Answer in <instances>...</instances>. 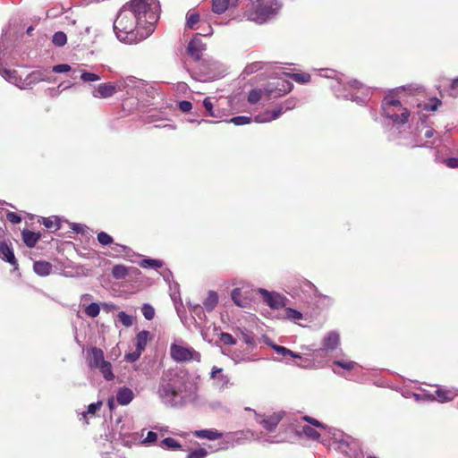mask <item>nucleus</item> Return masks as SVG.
I'll return each mask as SVG.
<instances>
[{"label":"nucleus","mask_w":458,"mask_h":458,"mask_svg":"<svg viewBox=\"0 0 458 458\" xmlns=\"http://www.w3.org/2000/svg\"><path fill=\"white\" fill-rule=\"evenodd\" d=\"M158 11L156 0H131L125 4L114 22L117 38L133 44L150 36L159 18Z\"/></svg>","instance_id":"f257e3e1"},{"label":"nucleus","mask_w":458,"mask_h":458,"mask_svg":"<svg viewBox=\"0 0 458 458\" xmlns=\"http://www.w3.org/2000/svg\"><path fill=\"white\" fill-rule=\"evenodd\" d=\"M157 394L161 402L170 407H181L191 399V394L187 391L183 382H166L164 377H162Z\"/></svg>","instance_id":"f03ea898"},{"label":"nucleus","mask_w":458,"mask_h":458,"mask_svg":"<svg viewBox=\"0 0 458 458\" xmlns=\"http://www.w3.org/2000/svg\"><path fill=\"white\" fill-rule=\"evenodd\" d=\"M89 368L98 369L106 380H112L114 374L112 365L105 360L104 352L97 347H91L87 351Z\"/></svg>","instance_id":"7ed1b4c3"},{"label":"nucleus","mask_w":458,"mask_h":458,"mask_svg":"<svg viewBox=\"0 0 458 458\" xmlns=\"http://www.w3.org/2000/svg\"><path fill=\"white\" fill-rule=\"evenodd\" d=\"M383 111L386 116L397 123H405L408 121L409 112L403 107L400 101L393 97H386L383 101Z\"/></svg>","instance_id":"20e7f679"},{"label":"nucleus","mask_w":458,"mask_h":458,"mask_svg":"<svg viewBox=\"0 0 458 458\" xmlns=\"http://www.w3.org/2000/svg\"><path fill=\"white\" fill-rule=\"evenodd\" d=\"M282 4L276 0H267L266 2L259 4L254 13L248 16L249 20L254 21L258 23H264L267 21L276 16Z\"/></svg>","instance_id":"39448f33"},{"label":"nucleus","mask_w":458,"mask_h":458,"mask_svg":"<svg viewBox=\"0 0 458 458\" xmlns=\"http://www.w3.org/2000/svg\"><path fill=\"white\" fill-rule=\"evenodd\" d=\"M170 356L177 362L197 361L201 360V354L192 347L182 343H174L170 346Z\"/></svg>","instance_id":"423d86ee"},{"label":"nucleus","mask_w":458,"mask_h":458,"mask_svg":"<svg viewBox=\"0 0 458 458\" xmlns=\"http://www.w3.org/2000/svg\"><path fill=\"white\" fill-rule=\"evenodd\" d=\"M435 130L428 126L425 122H421L416 128V143L412 147H429L427 140L434 136Z\"/></svg>","instance_id":"0eeeda50"},{"label":"nucleus","mask_w":458,"mask_h":458,"mask_svg":"<svg viewBox=\"0 0 458 458\" xmlns=\"http://www.w3.org/2000/svg\"><path fill=\"white\" fill-rule=\"evenodd\" d=\"M283 415L284 413L281 411L274 412L268 416L259 415L255 412L256 420L267 431H274L276 429V426L283 419Z\"/></svg>","instance_id":"6e6552de"},{"label":"nucleus","mask_w":458,"mask_h":458,"mask_svg":"<svg viewBox=\"0 0 458 458\" xmlns=\"http://www.w3.org/2000/svg\"><path fill=\"white\" fill-rule=\"evenodd\" d=\"M340 344V335L336 331L328 332L321 340V347L317 352H328L335 351Z\"/></svg>","instance_id":"1a4fd4ad"},{"label":"nucleus","mask_w":458,"mask_h":458,"mask_svg":"<svg viewBox=\"0 0 458 458\" xmlns=\"http://www.w3.org/2000/svg\"><path fill=\"white\" fill-rule=\"evenodd\" d=\"M257 291L262 295L265 301L270 308L277 310L285 305L286 299L283 295L274 292H268L261 288L258 289Z\"/></svg>","instance_id":"9d476101"},{"label":"nucleus","mask_w":458,"mask_h":458,"mask_svg":"<svg viewBox=\"0 0 458 458\" xmlns=\"http://www.w3.org/2000/svg\"><path fill=\"white\" fill-rule=\"evenodd\" d=\"M119 91L117 81L115 83H101L92 90V96L97 98H107Z\"/></svg>","instance_id":"9b49d317"},{"label":"nucleus","mask_w":458,"mask_h":458,"mask_svg":"<svg viewBox=\"0 0 458 458\" xmlns=\"http://www.w3.org/2000/svg\"><path fill=\"white\" fill-rule=\"evenodd\" d=\"M232 299L237 306L247 308L251 301V293L247 289L235 288L232 292Z\"/></svg>","instance_id":"f8f14e48"},{"label":"nucleus","mask_w":458,"mask_h":458,"mask_svg":"<svg viewBox=\"0 0 458 458\" xmlns=\"http://www.w3.org/2000/svg\"><path fill=\"white\" fill-rule=\"evenodd\" d=\"M210 378L213 380V385L219 390L227 388L229 385V377L221 368L214 366L210 373Z\"/></svg>","instance_id":"ddd939ff"},{"label":"nucleus","mask_w":458,"mask_h":458,"mask_svg":"<svg viewBox=\"0 0 458 458\" xmlns=\"http://www.w3.org/2000/svg\"><path fill=\"white\" fill-rule=\"evenodd\" d=\"M143 81L135 77L129 76L117 81L119 91L123 89L133 90L143 86ZM130 93V91H128Z\"/></svg>","instance_id":"4468645a"},{"label":"nucleus","mask_w":458,"mask_h":458,"mask_svg":"<svg viewBox=\"0 0 458 458\" xmlns=\"http://www.w3.org/2000/svg\"><path fill=\"white\" fill-rule=\"evenodd\" d=\"M206 49L205 44L198 37L193 38L188 46V53L195 59H199Z\"/></svg>","instance_id":"2eb2a0df"},{"label":"nucleus","mask_w":458,"mask_h":458,"mask_svg":"<svg viewBox=\"0 0 458 458\" xmlns=\"http://www.w3.org/2000/svg\"><path fill=\"white\" fill-rule=\"evenodd\" d=\"M284 113V107L278 106L273 111H266L255 116V122L262 123H268L278 118Z\"/></svg>","instance_id":"dca6fc26"},{"label":"nucleus","mask_w":458,"mask_h":458,"mask_svg":"<svg viewBox=\"0 0 458 458\" xmlns=\"http://www.w3.org/2000/svg\"><path fill=\"white\" fill-rule=\"evenodd\" d=\"M0 73L4 80L22 89L25 86L24 81L21 78L17 75L15 70L0 68Z\"/></svg>","instance_id":"f3484780"},{"label":"nucleus","mask_w":458,"mask_h":458,"mask_svg":"<svg viewBox=\"0 0 458 458\" xmlns=\"http://www.w3.org/2000/svg\"><path fill=\"white\" fill-rule=\"evenodd\" d=\"M134 398L132 390L129 387H121L116 394V400L121 405L129 404Z\"/></svg>","instance_id":"a211bd4d"},{"label":"nucleus","mask_w":458,"mask_h":458,"mask_svg":"<svg viewBox=\"0 0 458 458\" xmlns=\"http://www.w3.org/2000/svg\"><path fill=\"white\" fill-rule=\"evenodd\" d=\"M130 271L135 275L140 273V270L136 267H127L123 265H115L112 269V275L116 279H123L127 276Z\"/></svg>","instance_id":"6ab92c4d"},{"label":"nucleus","mask_w":458,"mask_h":458,"mask_svg":"<svg viewBox=\"0 0 458 458\" xmlns=\"http://www.w3.org/2000/svg\"><path fill=\"white\" fill-rule=\"evenodd\" d=\"M0 258L11 265L17 264L13 250L4 242H0Z\"/></svg>","instance_id":"aec40b11"},{"label":"nucleus","mask_w":458,"mask_h":458,"mask_svg":"<svg viewBox=\"0 0 458 458\" xmlns=\"http://www.w3.org/2000/svg\"><path fill=\"white\" fill-rule=\"evenodd\" d=\"M349 85L352 89H363L361 97L355 96V95H351L350 98H351V99L352 101H356L359 104L364 103L366 101V99H367L369 89H364L362 83L359 82L356 80H353V81H350Z\"/></svg>","instance_id":"412c9836"},{"label":"nucleus","mask_w":458,"mask_h":458,"mask_svg":"<svg viewBox=\"0 0 458 458\" xmlns=\"http://www.w3.org/2000/svg\"><path fill=\"white\" fill-rule=\"evenodd\" d=\"M40 233H37L30 230L22 231L23 242L30 248H32L36 245L38 241L40 239Z\"/></svg>","instance_id":"4be33fe9"},{"label":"nucleus","mask_w":458,"mask_h":458,"mask_svg":"<svg viewBox=\"0 0 458 458\" xmlns=\"http://www.w3.org/2000/svg\"><path fill=\"white\" fill-rule=\"evenodd\" d=\"M194 435L199 438H206L208 440H216L222 437V433L218 432L214 428L197 430Z\"/></svg>","instance_id":"5701e85b"},{"label":"nucleus","mask_w":458,"mask_h":458,"mask_svg":"<svg viewBox=\"0 0 458 458\" xmlns=\"http://www.w3.org/2000/svg\"><path fill=\"white\" fill-rule=\"evenodd\" d=\"M36 274L40 276H48L52 270V265L47 261H36L33 265Z\"/></svg>","instance_id":"b1692460"},{"label":"nucleus","mask_w":458,"mask_h":458,"mask_svg":"<svg viewBox=\"0 0 458 458\" xmlns=\"http://www.w3.org/2000/svg\"><path fill=\"white\" fill-rule=\"evenodd\" d=\"M437 394V400L440 403H445L449 402L454 399V397L456 395V393L453 389H444V388H438L436 391Z\"/></svg>","instance_id":"393cba45"},{"label":"nucleus","mask_w":458,"mask_h":458,"mask_svg":"<svg viewBox=\"0 0 458 458\" xmlns=\"http://www.w3.org/2000/svg\"><path fill=\"white\" fill-rule=\"evenodd\" d=\"M149 333L148 331H141L136 336V350L142 352L145 349L147 343L148 341Z\"/></svg>","instance_id":"a878e982"},{"label":"nucleus","mask_w":458,"mask_h":458,"mask_svg":"<svg viewBox=\"0 0 458 458\" xmlns=\"http://www.w3.org/2000/svg\"><path fill=\"white\" fill-rule=\"evenodd\" d=\"M229 6V0H212V11L216 13H224Z\"/></svg>","instance_id":"bb28decb"},{"label":"nucleus","mask_w":458,"mask_h":458,"mask_svg":"<svg viewBox=\"0 0 458 458\" xmlns=\"http://www.w3.org/2000/svg\"><path fill=\"white\" fill-rule=\"evenodd\" d=\"M217 302V294L215 292H209L208 297L204 301V307L208 311H211L215 309Z\"/></svg>","instance_id":"cd10ccee"},{"label":"nucleus","mask_w":458,"mask_h":458,"mask_svg":"<svg viewBox=\"0 0 458 458\" xmlns=\"http://www.w3.org/2000/svg\"><path fill=\"white\" fill-rule=\"evenodd\" d=\"M271 347L280 355L284 356V357H287V356H290V357H293V358H295V359H301V356L298 353H295L293 352V351L284 347V346H280V345H276V344H270Z\"/></svg>","instance_id":"c85d7f7f"},{"label":"nucleus","mask_w":458,"mask_h":458,"mask_svg":"<svg viewBox=\"0 0 458 458\" xmlns=\"http://www.w3.org/2000/svg\"><path fill=\"white\" fill-rule=\"evenodd\" d=\"M199 21V15L194 12H188L186 14V27L190 30L195 29L196 24Z\"/></svg>","instance_id":"c756f323"},{"label":"nucleus","mask_w":458,"mask_h":458,"mask_svg":"<svg viewBox=\"0 0 458 458\" xmlns=\"http://www.w3.org/2000/svg\"><path fill=\"white\" fill-rule=\"evenodd\" d=\"M52 42L56 47H63L67 42V37L66 34L63 31H57L55 32L52 37Z\"/></svg>","instance_id":"7c9ffc66"},{"label":"nucleus","mask_w":458,"mask_h":458,"mask_svg":"<svg viewBox=\"0 0 458 458\" xmlns=\"http://www.w3.org/2000/svg\"><path fill=\"white\" fill-rule=\"evenodd\" d=\"M79 72L81 73L80 78L84 82H94L100 80V77L96 73L89 72L84 70H80Z\"/></svg>","instance_id":"2f4dec72"},{"label":"nucleus","mask_w":458,"mask_h":458,"mask_svg":"<svg viewBox=\"0 0 458 458\" xmlns=\"http://www.w3.org/2000/svg\"><path fill=\"white\" fill-rule=\"evenodd\" d=\"M284 318H287L289 320L295 321V320L301 319L302 318V314L300 311L296 310H293V309H291V308H286L284 310Z\"/></svg>","instance_id":"473e14b6"},{"label":"nucleus","mask_w":458,"mask_h":458,"mask_svg":"<svg viewBox=\"0 0 458 458\" xmlns=\"http://www.w3.org/2000/svg\"><path fill=\"white\" fill-rule=\"evenodd\" d=\"M99 312H100V305L96 302H92L89 305L85 307V313L90 318L98 317Z\"/></svg>","instance_id":"72a5a7b5"},{"label":"nucleus","mask_w":458,"mask_h":458,"mask_svg":"<svg viewBox=\"0 0 458 458\" xmlns=\"http://www.w3.org/2000/svg\"><path fill=\"white\" fill-rule=\"evenodd\" d=\"M301 432L310 439H318L320 436L317 429L308 425L301 428Z\"/></svg>","instance_id":"f704fd0d"},{"label":"nucleus","mask_w":458,"mask_h":458,"mask_svg":"<svg viewBox=\"0 0 458 458\" xmlns=\"http://www.w3.org/2000/svg\"><path fill=\"white\" fill-rule=\"evenodd\" d=\"M161 446L165 449H178L181 445L172 437H166L161 442Z\"/></svg>","instance_id":"c9c22d12"},{"label":"nucleus","mask_w":458,"mask_h":458,"mask_svg":"<svg viewBox=\"0 0 458 458\" xmlns=\"http://www.w3.org/2000/svg\"><path fill=\"white\" fill-rule=\"evenodd\" d=\"M140 266L144 268H147V267L157 268V267H161L163 266V263L157 259H145L140 262Z\"/></svg>","instance_id":"e433bc0d"},{"label":"nucleus","mask_w":458,"mask_h":458,"mask_svg":"<svg viewBox=\"0 0 458 458\" xmlns=\"http://www.w3.org/2000/svg\"><path fill=\"white\" fill-rule=\"evenodd\" d=\"M117 318L118 320L126 327H129L133 324V318L123 311L119 312Z\"/></svg>","instance_id":"4c0bfd02"},{"label":"nucleus","mask_w":458,"mask_h":458,"mask_svg":"<svg viewBox=\"0 0 458 458\" xmlns=\"http://www.w3.org/2000/svg\"><path fill=\"white\" fill-rule=\"evenodd\" d=\"M142 314L144 318L148 320H151L155 316V310L154 308L149 304H144L142 306Z\"/></svg>","instance_id":"58836bf2"},{"label":"nucleus","mask_w":458,"mask_h":458,"mask_svg":"<svg viewBox=\"0 0 458 458\" xmlns=\"http://www.w3.org/2000/svg\"><path fill=\"white\" fill-rule=\"evenodd\" d=\"M98 241L102 245H109L113 242V238L105 232L98 233Z\"/></svg>","instance_id":"ea45409f"},{"label":"nucleus","mask_w":458,"mask_h":458,"mask_svg":"<svg viewBox=\"0 0 458 458\" xmlns=\"http://www.w3.org/2000/svg\"><path fill=\"white\" fill-rule=\"evenodd\" d=\"M101 405H102L101 402H97V403L89 404L88 407V411L81 413L82 417L86 418L87 415H94L96 413V411L100 409Z\"/></svg>","instance_id":"a19ab883"},{"label":"nucleus","mask_w":458,"mask_h":458,"mask_svg":"<svg viewBox=\"0 0 458 458\" xmlns=\"http://www.w3.org/2000/svg\"><path fill=\"white\" fill-rule=\"evenodd\" d=\"M292 78L300 83H306L310 81V75L309 73H293Z\"/></svg>","instance_id":"79ce46f5"},{"label":"nucleus","mask_w":458,"mask_h":458,"mask_svg":"<svg viewBox=\"0 0 458 458\" xmlns=\"http://www.w3.org/2000/svg\"><path fill=\"white\" fill-rule=\"evenodd\" d=\"M228 123H233L235 125H243L250 123V118L248 116H236L228 121Z\"/></svg>","instance_id":"37998d69"},{"label":"nucleus","mask_w":458,"mask_h":458,"mask_svg":"<svg viewBox=\"0 0 458 458\" xmlns=\"http://www.w3.org/2000/svg\"><path fill=\"white\" fill-rule=\"evenodd\" d=\"M208 454V452L204 448H199L197 450H194L191 452L187 458H205Z\"/></svg>","instance_id":"c03bdc74"},{"label":"nucleus","mask_w":458,"mask_h":458,"mask_svg":"<svg viewBox=\"0 0 458 458\" xmlns=\"http://www.w3.org/2000/svg\"><path fill=\"white\" fill-rule=\"evenodd\" d=\"M52 70H53V72H57V73L68 72H71V71L75 72V70H72V67L69 64H62L55 65Z\"/></svg>","instance_id":"a18cd8bd"},{"label":"nucleus","mask_w":458,"mask_h":458,"mask_svg":"<svg viewBox=\"0 0 458 458\" xmlns=\"http://www.w3.org/2000/svg\"><path fill=\"white\" fill-rule=\"evenodd\" d=\"M334 364L338 367H341L344 369H347V370L352 369L356 365V363L354 361H345V360H335V361H334Z\"/></svg>","instance_id":"49530a36"},{"label":"nucleus","mask_w":458,"mask_h":458,"mask_svg":"<svg viewBox=\"0 0 458 458\" xmlns=\"http://www.w3.org/2000/svg\"><path fill=\"white\" fill-rule=\"evenodd\" d=\"M261 98V91L258 89H253L249 93L248 101L250 103H257Z\"/></svg>","instance_id":"de8ad7c7"},{"label":"nucleus","mask_w":458,"mask_h":458,"mask_svg":"<svg viewBox=\"0 0 458 458\" xmlns=\"http://www.w3.org/2000/svg\"><path fill=\"white\" fill-rule=\"evenodd\" d=\"M220 341L223 342L225 344H230V345H233L236 343V341L233 337V335L228 333H221Z\"/></svg>","instance_id":"09e8293b"},{"label":"nucleus","mask_w":458,"mask_h":458,"mask_svg":"<svg viewBox=\"0 0 458 458\" xmlns=\"http://www.w3.org/2000/svg\"><path fill=\"white\" fill-rule=\"evenodd\" d=\"M157 439V435L155 432L148 431L147 433L146 437L142 440V444L148 445L156 442Z\"/></svg>","instance_id":"8fccbe9b"},{"label":"nucleus","mask_w":458,"mask_h":458,"mask_svg":"<svg viewBox=\"0 0 458 458\" xmlns=\"http://www.w3.org/2000/svg\"><path fill=\"white\" fill-rule=\"evenodd\" d=\"M203 106L210 116L217 117V115L213 111V105H212L209 98H206L204 99Z\"/></svg>","instance_id":"3c124183"},{"label":"nucleus","mask_w":458,"mask_h":458,"mask_svg":"<svg viewBox=\"0 0 458 458\" xmlns=\"http://www.w3.org/2000/svg\"><path fill=\"white\" fill-rule=\"evenodd\" d=\"M6 218L8 219V221H10L13 224H19L21 221V218L20 216H18L16 213L11 212V211L7 212Z\"/></svg>","instance_id":"603ef678"},{"label":"nucleus","mask_w":458,"mask_h":458,"mask_svg":"<svg viewBox=\"0 0 458 458\" xmlns=\"http://www.w3.org/2000/svg\"><path fill=\"white\" fill-rule=\"evenodd\" d=\"M141 354V352L136 350L134 352L128 353L125 355V360L130 362L137 360Z\"/></svg>","instance_id":"864d4df0"},{"label":"nucleus","mask_w":458,"mask_h":458,"mask_svg":"<svg viewBox=\"0 0 458 458\" xmlns=\"http://www.w3.org/2000/svg\"><path fill=\"white\" fill-rule=\"evenodd\" d=\"M191 107L192 105L190 101L183 100L179 103V108L184 113L189 112Z\"/></svg>","instance_id":"5fc2aeb1"},{"label":"nucleus","mask_w":458,"mask_h":458,"mask_svg":"<svg viewBox=\"0 0 458 458\" xmlns=\"http://www.w3.org/2000/svg\"><path fill=\"white\" fill-rule=\"evenodd\" d=\"M445 164L450 168L458 167V157H450L445 160Z\"/></svg>","instance_id":"6e6d98bb"},{"label":"nucleus","mask_w":458,"mask_h":458,"mask_svg":"<svg viewBox=\"0 0 458 458\" xmlns=\"http://www.w3.org/2000/svg\"><path fill=\"white\" fill-rule=\"evenodd\" d=\"M43 225L47 227V228H55V229H58L59 226L56 225V223L52 220L51 218H43Z\"/></svg>","instance_id":"4d7b16f0"},{"label":"nucleus","mask_w":458,"mask_h":458,"mask_svg":"<svg viewBox=\"0 0 458 458\" xmlns=\"http://www.w3.org/2000/svg\"><path fill=\"white\" fill-rule=\"evenodd\" d=\"M294 106H295V101L293 99H288L284 104L280 105L279 106L284 107V113L287 110L293 109L294 107Z\"/></svg>","instance_id":"13d9d810"},{"label":"nucleus","mask_w":458,"mask_h":458,"mask_svg":"<svg viewBox=\"0 0 458 458\" xmlns=\"http://www.w3.org/2000/svg\"><path fill=\"white\" fill-rule=\"evenodd\" d=\"M303 420L310 422L311 425L317 427V428H325V426L320 423L318 420H315V419H312V418H310L308 416H305L303 417Z\"/></svg>","instance_id":"bf43d9fd"},{"label":"nucleus","mask_w":458,"mask_h":458,"mask_svg":"<svg viewBox=\"0 0 458 458\" xmlns=\"http://www.w3.org/2000/svg\"><path fill=\"white\" fill-rule=\"evenodd\" d=\"M192 314L194 317H198L199 319H202V318L205 317V314L202 310V309L199 306H195L192 310Z\"/></svg>","instance_id":"052dcab7"},{"label":"nucleus","mask_w":458,"mask_h":458,"mask_svg":"<svg viewBox=\"0 0 458 458\" xmlns=\"http://www.w3.org/2000/svg\"><path fill=\"white\" fill-rule=\"evenodd\" d=\"M102 458H124L118 452H106Z\"/></svg>","instance_id":"680f3d73"},{"label":"nucleus","mask_w":458,"mask_h":458,"mask_svg":"<svg viewBox=\"0 0 458 458\" xmlns=\"http://www.w3.org/2000/svg\"><path fill=\"white\" fill-rule=\"evenodd\" d=\"M29 79H30V81H41V80H43L42 78H40L39 72H32V73L29 76Z\"/></svg>","instance_id":"e2e57ef3"},{"label":"nucleus","mask_w":458,"mask_h":458,"mask_svg":"<svg viewBox=\"0 0 458 458\" xmlns=\"http://www.w3.org/2000/svg\"><path fill=\"white\" fill-rule=\"evenodd\" d=\"M242 340H243V342H244L245 344H253V342H254V341H253V337H252V336H250V335H247V334H243V335H242Z\"/></svg>","instance_id":"0e129e2a"},{"label":"nucleus","mask_w":458,"mask_h":458,"mask_svg":"<svg viewBox=\"0 0 458 458\" xmlns=\"http://www.w3.org/2000/svg\"><path fill=\"white\" fill-rule=\"evenodd\" d=\"M102 308L105 310H107V311H110V310H115V306L114 304H111V303H102Z\"/></svg>","instance_id":"69168bd1"},{"label":"nucleus","mask_w":458,"mask_h":458,"mask_svg":"<svg viewBox=\"0 0 458 458\" xmlns=\"http://www.w3.org/2000/svg\"><path fill=\"white\" fill-rule=\"evenodd\" d=\"M458 85V77L452 82V89H454Z\"/></svg>","instance_id":"338daca9"},{"label":"nucleus","mask_w":458,"mask_h":458,"mask_svg":"<svg viewBox=\"0 0 458 458\" xmlns=\"http://www.w3.org/2000/svg\"><path fill=\"white\" fill-rule=\"evenodd\" d=\"M90 298H91V296L89 294H84L81 297V301H84L86 300H89Z\"/></svg>","instance_id":"774afa93"}]
</instances>
